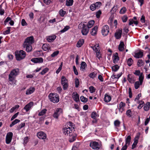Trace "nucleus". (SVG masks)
Wrapping results in <instances>:
<instances>
[{
  "instance_id": "nucleus-1",
  "label": "nucleus",
  "mask_w": 150,
  "mask_h": 150,
  "mask_svg": "<svg viewBox=\"0 0 150 150\" xmlns=\"http://www.w3.org/2000/svg\"><path fill=\"white\" fill-rule=\"evenodd\" d=\"M34 42V40L33 36L28 37L25 39L23 45L24 48H26V51L29 52L32 51V44Z\"/></svg>"
},
{
  "instance_id": "nucleus-2",
  "label": "nucleus",
  "mask_w": 150,
  "mask_h": 150,
  "mask_svg": "<svg viewBox=\"0 0 150 150\" xmlns=\"http://www.w3.org/2000/svg\"><path fill=\"white\" fill-rule=\"evenodd\" d=\"M16 59L17 60L20 61L24 59L25 57V52L23 50H21L19 51H17L15 52Z\"/></svg>"
},
{
  "instance_id": "nucleus-3",
  "label": "nucleus",
  "mask_w": 150,
  "mask_h": 150,
  "mask_svg": "<svg viewBox=\"0 0 150 150\" xmlns=\"http://www.w3.org/2000/svg\"><path fill=\"white\" fill-rule=\"evenodd\" d=\"M79 28L82 29L81 33L83 35H86L88 33L89 30L86 25L82 24V22L80 23L79 25Z\"/></svg>"
},
{
  "instance_id": "nucleus-4",
  "label": "nucleus",
  "mask_w": 150,
  "mask_h": 150,
  "mask_svg": "<svg viewBox=\"0 0 150 150\" xmlns=\"http://www.w3.org/2000/svg\"><path fill=\"white\" fill-rule=\"evenodd\" d=\"M61 83L64 90H66L68 88L69 86L68 81L65 76L62 77Z\"/></svg>"
},
{
  "instance_id": "nucleus-5",
  "label": "nucleus",
  "mask_w": 150,
  "mask_h": 150,
  "mask_svg": "<svg viewBox=\"0 0 150 150\" xmlns=\"http://www.w3.org/2000/svg\"><path fill=\"white\" fill-rule=\"evenodd\" d=\"M50 100L54 103H57L59 101V97L56 94L50 93L48 96Z\"/></svg>"
},
{
  "instance_id": "nucleus-6",
  "label": "nucleus",
  "mask_w": 150,
  "mask_h": 150,
  "mask_svg": "<svg viewBox=\"0 0 150 150\" xmlns=\"http://www.w3.org/2000/svg\"><path fill=\"white\" fill-rule=\"evenodd\" d=\"M90 146L94 149L98 150L100 146L98 143L96 141L91 142L90 144Z\"/></svg>"
},
{
  "instance_id": "nucleus-7",
  "label": "nucleus",
  "mask_w": 150,
  "mask_h": 150,
  "mask_svg": "<svg viewBox=\"0 0 150 150\" xmlns=\"http://www.w3.org/2000/svg\"><path fill=\"white\" fill-rule=\"evenodd\" d=\"M13 135V134L12 132H10L7 133L6 139V144H9L10 143L12 138Z\"/></svg>"
},
{
  "instance_id": "nucleus-8",
  "label": "nucleus",
  "mask_w": 150,
  "mask_h": 150,
  "mask_svg": "<svg viewBox=\"0 0 150 150\" xmlns=\"http://www.w3.org/2000/svg\"><path fill=\"white\" fill-rule=\"evenodd\" d=\"M109 27L107 25H105L103 26L102 30V33L103 35L106 36L109 32Z\"/></svg>"
},
{
  "instance_id": "nucleus-9",
  "label": "nucleus",
  "mask_w": 150,
  "mask_h": 150,
  "mask_svg": "<svg viewBox=\"0 0 150 150\" xmlns=\"http://www.w3.org/2000/svg\"><path fill=\"white\" fill-rule=\"evenodd\" d=\"M62 112L63 110L62 109H57L53 114V117L54 118L57 119L58 118V117L59 115L61 113H62Z\"/></svg>"
},
{
  "instance_id": "nucleus-10",
  "label": "nucleus",
  "mask_w": 150,
  "mask_h": 150,
  "mask_svg": "<svg viewBox=\"0 0 150 150\" xmlns=\"http://www.w3.org/2000/svg\"><path fill=\"white\" fill-rule=\"evenodd\" d=\"M69 141L70 142H74L76 139L77 135L75 133H71L69 134Z\"/></svg>"
},
{
  "instance_id": "nucleus-11",
  "label": "nucleus",
  "mask_w": 150,
  "mask_h": 150,
  "mask_svg": "<svg viewBox=\"0 0 150 150\" xmlns=\"http://www.w3.org/2000/svg\"><path fill=\"white\" fill-rule=\"evenodd\" d=\"M9 82L12 85L13 84H15L16 81L15 79V77L12 76L10 75H8Z\"/></svg>"
},
{
  "instance_id": "nucleus-12",
  "label": "nucleus",
  "mask_w": 150,
  "mask_h": 150,
  "mask_svg": "<svg viewBox=\"0 0 150 150\" xmlns=\"http://www.w3.org/2000/svg\"><path fill=\"white\" fill-rule=\"evenodd\" d=\"M31 61L35 63H42L43 62V59L42 57H38L32 58Z\"/></svg>"
},
{
  "instance_id": "nucleus-13",
  "label": "nucleus",
  "mask_w": 150,
  "mask_h": 150,
  "mask_svg": "<svg viewBox=\"0 0 150 150\" xmlns=\"http://www.w3.org/2000/svg\"><path fill=\"white\" fill-rule=\"evenodd\" d=\"M37 136L39 139H45L46 137V134L42 132H38Z\"/></svg>"
},
{
  "instance_id": "nucleus-14",
  "label": "nucleus",
  "mask_w": 150,
  "mask_h": 150,
  "mask_svg": "<svg viewBox=\"0 0 150 150\" xmlns=\"http://www.w3.org/2000/svg\"><path fill=\"white\" fill-rule=\"evenodd\" d=\"M19 73V69H14L11 71L9 74L16 77L18 74Z\"/></svg>"
},
{
  "instance_id": "nucleus-15",
  "label": "nucleus",
  "mask_w": 150,
  "mask_h": 150,
  "mask_svg": "<svg viewBox=\"0 0 150 150\" xmlns=\"http://www.w3.org/2000/svg\"><path fill=\"white\" fill-rule=\"evenodd\" d=\"M139 135H137L134 139V142L133 143L132 147V149H134L136 146L138 142V140L139 138Z\"/></svg>"
},
{
  "instance_id": "nucleus-16",
  "label": "nucleus",
  "mask_w": 150,
  "mask_h": 150,
  "mask_svg": "<svg viewBox=\"0 0 150 150\" xmlns=\"http://www.w3.org/2000/svg\"><path fill=\"white\" fill-rule=\"evenodd\" d=\"M72 97L75 101L78 102L80 101L79 94L76 92H74L72 94Z\"/></svg>"
},
{
  "instance_id": "nucleus-17",
  "label": "nucleus",
  "mask_w": 150,
  "mask_h": 150,
  "mask_svg": "<svg viewBox=\"0 0 150 150\" xmlns=\"http://www.w3.org/2000/svg\"><path fill=\"white\" fill-rule=\"evenodd\" d=\"M33 105V103L32 102H31L27 104L24 108L23 109L25 110L26 112L29 111L31 108V107Z\"/></svg>"
},
{
  "instance_id": "nucleus-18",
  "label": "nucleus",
  "mask_w": 150,
  "mask_h": 150,
  "mask_svg": "<svg viewBox=\"0 0 150 150\" xmlns=\"http://www.w3.org/2000/svg\"><path fill=\"white\" fill-rule=\"evenodd\" d=\"M63 130L64 133L65 134H67L68 135V134H71L72 133V130L70 127L64 128H63Z\"/></svg>"
},
{
  "instance_id": "nucleus-19",
  "label": "nucleus",
  "mask_w": 150,
  "mask_h": 150,
  "mask_svg": "<svg viewBox=\"0 0 150 150\" xmlns=\"http://www.w3.org/2000/svg\"><path fill=\"white\" fill-rule=\"evenodd\" d=\"M122 29L119 30L118 31L116 32L115 34V36L116 39H120L122 35Z\"/></svg>"
},
{
  "instance_id": "nucleus-20",
  "label": "nucleus",
  "mask_w": 150,
  "mask_h": 150,
  "mask_svg": "<svg viewBox=\"0 0 150 150\" xmlns=\"http://www.w3.org/2000/svg\"><path fill=\"white\" fill-rule=\"evenodd\" d=\"M119 60V58L118 56V54L116 52L115 54L114 55L113 63L116 64L118 62V61Z\"/></svg>"
},
{
  "instance_id": "nucleus-21",
  "label": "nucleus",
  "mask_w": 150,
  "mask_h": 150,
  "mask_svg": "<svg viewBox=\"0 0 150 150\" xmlns=\"http://www.w3.org/2000/svg\"><path fill=\"white\" fill-rule=\"evenodd\" d=\"M125 45L124 42H121L118 47L119 50L120 51H123L124 49Z\"/></svg>"
},
{
  "instance_id": "nucleus-22",
  "label": "nucleus",
  "mask_w": 150,
  "mask_h": 150,
  "mask_svg": "<svg viewBox=\"0 0 150 150\" xmlns=\"http://www.w3.org/2000/svg\"><path fill=\"white\" fill-rule=\"evenodd\" d=\"M143 56V52L140 50L139 52L135 54L134 57L137 58H139L142 57Z\"/></svg>"
},
{
  "instance_id": "nucleus-23",
  "label": "nucleus",
  "mask_w": 150,
  "mask_h": 150,
  "mask_svg": "<svg viewBox=\"0 0 150 150\" xmlns=\"http://www.w3.org/2000/svg\"><path fill=\"white\" fill-rule=\"evenodd\" d=\"M98 27L97 26H95L92 29V31L91 32V34L92 35H94L96 34Z\"/></svg>"
},
{
  "instance_id": "nucleus-24",
  "label": "nucleus",
  "mask_w": 150,
  "mask_h": 150,
  "mask_svg": "<svg viewBox=\"0 0 150 150\" xmlns=\"http://www.w3.org/2000/svg\"><path fill=\"white\" fill-rule=\"evenodd\" d=\"M42 48L44 51L49 50L50 49L49 45L47 44H44L42 46Z\"/></svg>"
},
{
  "instance_id": "nucleus-25",
  "label": "nucleus",
  "mask_w": 150,
  "mask_h": 150,
  "mask_svg": "<svg viewBox=\"0 0 150 150\" xmlns=\"http://www.w3.org/2000/svg\"><path fill=\"white\" fill-rule=\"evenodd\" d=\"M35 89L33 87L30 88L29 89L27 90L26 92V95H28L33 93L35 91Z\"/></svg>"
},
{
  "instance_id": "nucleus-26",
  "label": "nucleus",
  "mask_w": 150,
  "mask_h": 150,
  "mask_svg": "<svg viewBox=\"0 0 150 150\" xmlns=\"http://www.w3.org/2000/svg\"><path fill=\"white\" fill-rule=\"evenodd\" d=\"M56 35L49 36L47 39V40L49 42H51L54 41L56 38Z\"/></svg>"
},
{
  "instance_id": "nucleus-27",
  "label": "nucleus",
  "mask_w": 150,
  "mask_h": 150,
  "mask_svg": "<svg viewBox=\"0 0 150 150\" xmlns=\"http://www.w3.org/2000/svg\"><path fill=\"white\" fill-rule=\"evenodd\" d=\"M111 99V97L108 95V94H106L105 95V97L104 98V100L106 102H108L110 101Z\"/></svg>"
},
{
  "instance_id": "nucleus-28",
  "label": "nucleus",
  "mask_w": 150,
  "mask_h": 150,
  "mask_svg": "<svg viewBox=\"0 0 150 150\" xmlns=\"http://www.w3.org/2000/svg\"><path fill=\"white\" fill-rule=\"evenodd\" d=\"M84 42V40L83 39L79 40L77 42L76 44V46L77 47H80L83 45Z\"/></svg>"
},
{
  "instance_id": "nucleus-29",
  "label": "nucleus",
  "mask_w": 150,
  "mask_h": 150,
  "mask_svg": "<svg viewBox=\"0 0 150 150\" xmlns=\"http://www.w3.org/2000/svg\"><path fill=\"white\" fill-rule=\"evenodd\" d=\"M150 106V102H147L144 107V110L145 111H147L149 110Z\"/></svg>"
},
{
  "instance_id": "nucleus-30",
  "label": "nucleus",
  "mask_w": 150,
  "mask_h": 150,
  "mask_svg": "<svg viewBox=\"0 0 150 150\" xmlns=\"http://www.w3.org/2000/svg\"><path fill=\"white\" fill-rule=\"evenodd\" d=\"M144 78V76H143V74L142 73H140L139 79L140 85L142 84Z\"/></svg>"
},
{
  "instance_id": "nucleus-31",
  "label": "nucleus",
  "mask_w": 150,
  "mask_h": 150,
  "mask_svg": "<svg viewBox=\"0 0 150 150\" xmlns=\"http://www.w3.org/2000/svg\"><path fill=\"white\" fill-rule=\"evenodd\" d=\"M131 140V138L130 136L129 135L127 137L126 139V144H128L129 145Z\"/></svg>"
},
{
  "instance_id": "nucleus-32",
  "label": "nucleus",
  "mask_w": 150,
  "mask_h": 150,
  "mask_svg": "<svg viewBox=\"0 0 150 150\" xmlns=\"http://www.w3.org/2000/svg\"><path fill=\"white\" fill-rule=\"evenodd\" d=\"M73 2V0H67L66 1V5L68 6H71L72 5Z\"/></svg>"
},
{
  "instance_id": "nucleus-33",
  "label": "nucleus",
  "mask_w": 150,
  "mask_h": 150,
  "mask_svg": "<svg viewBox=\"0 0 150 150\" xmlns=\"http://www.w3.org/2000/svg\"><path fill=\"white\" fill-rule=\"evenodd\" d=\"M94 21L93 20L90 21L88 23L87 26L88 28H91L94 23Z\"/></svg>"
},
{
  "instance_id": "nucleus-34",
  "label": "nucleus",
  "mask_w": 150,
  "mask_h": 150,
  "mask_svg": "<svg viewBox=\"0 0 150 150\" xmlns=\"http://www.w3.org/2000/svg\"><path fill=\"white\" fill-rule=\"evenodd\" d=\"M20 122V120L18 119H16L14 121H13L11 124L10 125V127H11L15 125L16 124L19 122Z\"/></svg>"
},
{
  "instance_id": "nucleus-35",
  "label": "nucleus",
  "mask_w": 150,
  "mask_h": 150,
  "mask_svg": "<svg viewBox=\"0 0 150 150\" xmlns=\"http://www.w3.org/2000/svg\"><path fill=\"white\" fill-rule=\"evenodd\" d=\"M120 122L118 120H115L114 122V125L116 128L120 126Z\"/></svg>"
},
{
  "instance_id": "nucleus-36",
  "label": "nucleus",
  "mask_w": 150,
  "mask_h": 150,
  "mask_svg": "<svg viewBox=\"0 0 150 150\" xmlns=\"http://www.w3.org/2000/svg\"><path fill=\"white\" fill-rule=\"evenodd\" d=\"M119 68V67L118 65H115L112 67V71L115 72L117 71Z\"/></svg>"
},
{
  "instance_id": "nucleus-37",
  "label": "nucleus",
  "mask_w": 150,
  "mask_h": 150,
  "mask_svg": "<svg viewBox=\"0 0 150 150\" xmlns=\"http://www.w3.org/2000/svg\"><path fill=\"white\" fill-rule=\"evenodd\" d=\"M80 100L81 102L83 103H86L88 101V99L83 96H81L80 97Z\"/></svg>"
},
{
  "instance_id": "nucleus-38",
  "label": "nucleus",
  "mask_w": 150,
  "mask_h": 150,
  "mask_svg": "<svg viewBox=\"0 0 150 150\" xmlns=\"http://www.w3.org/2000/svg\"><path fill=\"white\" fill-rule=\"evenodd\" d=\"M122 73L121 72L119 74H118L117 75V76H116L114 75V74H113L112 76H111V77L113 79H118L122 75Z\"/></svg>"
},
{
  "instance_id": "nucleus-39",
  "label": "nucleus",
  "mask_w": 150,
  "mask_h": 150,
  "mask_svg": "<svg viewBox=\"0 0 150 150\" xmlns=\"http://www.w3.org/2000/svg\"><path fill=\"white\" fill-rule=\"evenodd\" d=\"M127 62L128 65L130 66L133 63V60L132 58H130L128 59Z\"/></svg>"
},
{
  "instance_id": "nucleus-40",
  "label": "nucleus",
  "mask_w": 150,
  "mask_h": 150,
  "mask_svg": "<svg viewBox=\"0 0 150 150\" xmlns=\"http://www.w3.org/2000/svg\"><path fill=\"white\" fill-rule=\"evenodd\" d=\"M87 65L86 63L84 62H82L81 64V69H84L85 68V67H86Z\"/></svg>"
},
{
  "instance_id": "nucleus-41",
  "label": "nucleus",
  "mask_w": 150,
  "mask_h": 150,
  "mask_svg": "<svg viewBox=\"0 0 150 150\" xmlns=\"http://www.w3.org/2000/svg\"><path fill=\"white\" fill-rule=\"evenodd\" d=\"M75 87L76 88H78L79 87V80L78 79L76 78L75 79Z\"/></svg>"
},
{
  "instance_id": "nucleus-42",
  "label": "nucleus",
  "mask_w": 150,
  "mask_h": 150,
  "mask_svg": "<svg viewBox=\"0 0 150 150\" xmlns=\"http://www.w3.org/2000/svg\"><path fill=\"white\" fill-rule=\"evenodd\" d=\"M96 73H95L94 72H93L91 73L89 75V76L92 78H94L96 77Z\"/></svg>"
},
{
  "instance_id": "nucleus-43",
  "label": "nucleus",
  "mask_w": 150,
  "mask_h": 150,
  "mask_svg": "<svg viewBox=\"0 0 150 150\" xmlns=\"http://www.w3.org/2000/svg\"><path fill=\"white\" fill-rule=\"evenodd\" d=\"M144 64V63L143 62L142 59H139L138 61L137 65L139 67H141Z\"/></svg>"
},
{
  "instance_id": "nucleus-44",
  "label": "nucleus",
  "mask_w": 150,
  "mask_h": 150,
  "mask_svg": "<svg viewBox=\"0 0 150 150\" xmlns=\"http://www.w3.org/2000/svg\"><path fill=\"white\" fill-rule=\"evenodd\" d=\"M132 112L129 109L126 112V114L127 116L129 117H131L132 116Z\"/></svg>"
},
{
  "instance_id": "nucleus-45",
  "label": "nucleus",
  "mask_w": 150,
  "mask_h": 150,
  "mask_svg": "<svg viewBox=\"0 0 150 150\" xmlns=\"http://www.w3.org/2000/svg\"><path fill=\"white\" fill-rule=\"evenodd\" d=\"M46 111L47 110L46 109H44L42 110L41 112H40L39 113L38 115L40 116L44 115L46 113Z\"/></svg>"
},
{
  "instance_id": "nucleus-46",
  "label": "nucleus",
  "mask_w": 150,
  "mask_h": 150,
  "mask_svg": "<svg viewBox=\"0 0 150 150\" xmlns=\"http://www.w3.org/2000/svg\"><path fill=\"white\" fill-rule=\"evenodd\" d=\"M49 70L48 68H45L42 70V71L40 73V74L41 75H44Z\"/></svg>"
},
{
  "instance_id": "nucleus-47",
  "label": "nucleus",
  "mask_w": 150,
  "mask_h": 150,
  "mask_svg": "<svg viewBox=\"0 0 150 150\" xmlns=\"http://www.w3.org/2000/svg\"><path fill=\"white\" fill-rule=\"evenodd\" d=\"M25 125V123L23 122L21 123V124L18 125L17 127V129L18 130H20L21 128L24 127Z\"/></svg>"
},
{
  "instance_id": "nucleus-48",
  "label": "nucleus",
  "mask_w": 150,
  "mask_h": 150,
  "mask_svg": "<svg viewBox=\"0 0 150 150\" xmlns=\"http://www.w3.org/2000/svg\"><path fill=\"white\" fill-rule=\"evenodd\" d=\"M89 91L91 93H93L96 90V89L93 86H91L89 87Z\"/></svg>"
},
{
  "instance_id": "nucleus-49",
  "label": "nucleus",
  "mask_w": 150,
  "mask_h": 150,
  "mask_svg": "<svg viewBox=\"0 0 150 150\" xmlns=\"http://www.w3.org/2000/svg\"><path fill=\"white\" fill-rule=\"evenodd\" d=\"M140 82L139 81H137L134 84V87L135 88L137 89L139 87V85H140Z\"/></svg>"
},
{
  "instance_id": "nucleus-50",
  "label": "nucleus",
  "mask_w": 150,
  "mask_h": 150,
  "mask_svg": "<svg viewBox=\"0 0 150 150\" xmlns=\"http://www.w3.org/2000/svg\"><path fill=\"white\" fill-rule=\"evenodd\" d=\"M69 28L70 27L69 26H66L64 27V29L60 31V32L62 33H63L68 30Z\"/></svg>"
},
{
  "instance_id": "nucleus-51",
  "label": "nucleus",
  "mask_w": 150,
  "mask_h": 150,
  "mask_svg": "<svg viewBox=\"0 0 150 150\" xmlns=\"http://www.w3.org/2000/svg\"><path fill=\"white\" fill-rule=\"evenodd\" d=\"M127 11L126 8L125 7L122 8L120 10V13L121 14H123L125 13Z\"/></svg>"
},
{
  "instance_id": "nucleus-52",
  "label": "nucleus",
  "mask_w": 150,
  "mask_h": 150,
  "mask_svg": "<svg viewBox=\"0 0 150 150\" xmlns=\"http://www.w3.org/2000/svg\"><path fill=\"white\" fill-rule=\"evenodd\" d=\"M101 14V11L100 10H99L96 13V15L97 18H99L100 17V15Z\"/></svg>"
},
{
  "instance_id": "nucleus-53",
  "label": "nucleus",
  "mask_w": 150,
  "mask_h": 150,
  "mask_svg": "<svg viewBox=\"0 0 150 150\" xmlns=\"http://www.w3.org/2000/svg\"><path fill=\"white\" fill-rule=\"evenodd\" d=\"M97 115V114L96 112H92L91 115V117L94 119H95L96 118V116Z\"/></svg>"
},
{
  "instance_id": "nucleus-54",
  "label": "nucleus",
  "mask_w": 150,
  "mask_h": 150,
  "mask_svg": "<svg viewBox=\"0 0 150 150\" xmlns=\"http://www.w3.org/2000/svg\"><path fill=\"white\" fill-rule=\"evenodd\" d=\"M59 13L60 16H64V14L66 13L65 11H64L63 9H61L59 11Z\"/></svg>"
},
{
  "instance_id": "nucleus-55",
  "label": "nucleus",
  "mask_w": 150,
  "mask_h": 150,
  "mask_svg": "<svg viewBox=\"0 0 150 150\" xmlns=\"http://www.w3.org/2000/svg\"><path fill=\"white\" fill-rule=\"evenodd\" d=\"M128 17L126 15L122 17V19L123 22H125L127 20Z\"/></svg>"
},
{
  "instance_id": "nucleus-56",
  "label": "nucleus",
  "mask_w": 150,
  "mask_h": 150,
  "mask_svg": "<svg viewBox=\"0 0 150 150\" xmlns=\"http://www.w3.org/2000/svg\"><path fill=\"white\" fill-rule=\"evenodd\" d=\"M11 28V27H8L7 28V30L4 31V35L8 34L10 33V29Z\"/></svg>"
},
{
  "instance_id": "nucleus-57",
  "label": "nucleus",
  "mask_w": 150,
  "mask_h": 150,
  "mask_svg": "<svg viewBox=\"0 0 150 150\" xmlns=\"http://www.w3.org/2000/svg\"><path fill=\"white\" fill-rule=\"evenodd\" d=\"M59 53V51H57L55 52H54L51 55V56L52 57H54L58 54Z\"/></svg>"
},
{
  "instance_id": "nucleus-58",
  "label": "nucleus",
  "mask_w": 150,
  "mask_h": 150,
  "mask_svg": "<svg viewBox=\"0 0 150 150\" xmlns=\"http://www.w3.org/2000/svg\"><path fill=\"white\" fill-rule=\"evenodd\" d=\"M73 69L75 74L76 75H78L79 74L75 66H73Z\"/></svg>"
},
{
  "instance_id": "nucleus-59",
  "label": "nucleus",
  "mask_w": 150,
  "mask_h": 150,
  "mask_svg": "<svg viewBox=\"0 0 150 150\" xmlns=\"http://www.w3.org/2000/svg\"><path fill=\"white\" fill-rule=\"evenodd\" d=\"M19 113V112H18L16 113L11 118V121L13 120V119H14L15 118H16L18 116Z\"/></svg>"
},
{
  "instance_id": "nucleus-60",
  "label": "nucleus",
  "mask_w": 150,
  "mask_h": 150,
  "mask_svg": "<svg viewBox=\"0 0 150 150\" xmlns=\"http://www.w3.org/2000/svg\"><path fill=\"white\" fill-rule=\"evenodd\" d=\"M21 24L22 26H26L27 25V23L26 22L25 20L24 19H23L21 21Z\"/></svg>"
},
{
  "instance_id": "nucleus-61",
  "label": "nucleus",
  "mask_w": 150,
  "mask_h": 150,
  "mask_svg": "<svg viewBox=\"0 0 150 150\" xmlns=\"http://www.w3.org/2000/svg\"><path fill=\"white\" fill-rule=\"evenodd\" d=\"M94 4L91 5L90 6L91 10L92 11L95 10L96 9Z\"/></svg>"
},
{
  "instance_id": "nucleus-62",
  "label": "nucleus",
  "mask_w": 150,
  "mask_h": 150,
  "mask_svg": "<svg viewBox=\"0 0 150 150\" xmlns=\"http://www.w3.org/2000/svg\"><path fill=\"white\" fill-rule=\"evenodd\" d=\"M101 4V3L100 2H96V3L94 4L96 8V9L97 8H98L99 7V5H100Z\"/></svg>"
},
{
  "instance_id": "nucleus-63",
  "label": "nucleus",
  "mask_w": 150,
  "mask_h": 150,
  "mask_svg": "<svg viewBox=\"0 0 150 150\" xmlns=\"http://www.w3.org/2000/svg\"><path fill=\"white\" fill-rule=\"evenodd\" d=\"M11 18L9 17H7L6 19L4 21V24L5 25L6 24V23L8 22L9 21L11 20Z\"/></svg>"
},
{
  "instance_id": "nucleus-64",
  "label": "nucleus",
  "mask_w": 150,
  "mask_h": 150,
  "mask_svg": "<svg viewBox=\"0 0 150 150\" xmlns=\"http://www.w3.org/2000/svg\"><path fill=\"white\" fill-rule=\"evenodd\" d=\"M125 105V104L123 103L122 102H121L119 104V108L124 107Z\"/></svg>"
}]
</instances>
